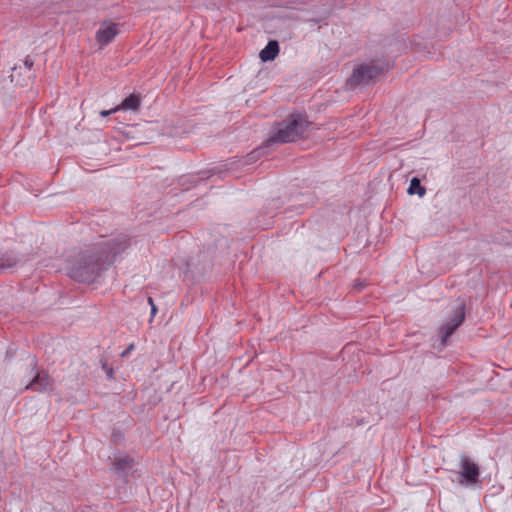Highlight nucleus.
<instances>
[{
	"label": "nucleus",
	"instance_id": "obj_4",
	"mask_svg": "<svg viewBox=\"0 0 512 512\" xmlns=\"http://www.w3.org/2000/svg\"><path fill=\"white\" fill-rule=\"evenodd\" d=\"M384 71V68L377 64H363L354 69L352 75L347 81L350 87H356L360 84L368 83Z\"/></svg>",
	"mask_w": 512,
	"mask_h": 512
},
{
	"label": "nucleus",
	"instance_id": "obj_18",
	"mask_svg": "<svg viewBox=\"0 0 512 512\" xmlns=\"http://www.w3.org/2000/svg\"><path fill=\"white\" fill-rule=\"evenodd\" d=\"M132 348H133V344H132V345H130V347H129L126 351H124V352L122 353V356H125L128 352H130V350H131Z\"/></svg>",
	"mask_w": 512,
	"mask_h": 512
},
{
	"label": "nucleus",
	"instance_id": "obj_15",
	"mask_svg": "<svg viewBox=\"0 0 512 512\" xmlns=\"http://www.w3.org/2000/svg\"><path fill=\"white\" fill-rule=\"evenodd\" d=\"M117 111H119V109H118V107L116 106V107H114V108H112V109H110V110H103V111H101V112H100V115H101L102 117H106V116H108V115H110V114H112V113H114V112H117Z\"/></svg>",
	"mask_w": 512,
	"mask_h": 512
},
{
	"label": "nucleus",
	"instance_id": "obj_19",
	"mask_svg": "<svg viewBox=\"0 0 512 512\" xmlns=\"http://www.w3.org/2000/svg\"><path fill=\"white\" fill-rule=\"evenodd\" d=\"M31 365L36 366V360L34 358H32V360H31Z\"/></svg>",
	"mask_w": 512,
	"mask_h": 512
},
{
	"label": "nucleus",
	"instance_id": "obj_3",
	"mask_svg": "<svg viewBox=\"0 0 512 512\" xmlns=\"http://www.w3.org/2000/svg\"><path fill=\"white\" fill-rule=\"evenodd\" d=\"M131 245V238L126 234H120L116 237L94 244L96 251L104 258L109 266L113 263L116 256L125 252Z\"/></svg>",
	"mask_w": 512,
	"mask_h": 512
},
{
	"label": "nucleus",
	"instance_id": "obj_11",
	"mask_svg": "<svg viewBox=\"0 0 512 512\" xmlns=\"http://www.w3.org/2000/svg\"><path fill=\"white\" fill-rule=\"evenodd\" d=\"M141 106V95L140 94H131L128 97H126L121 104H119L117 107L120 110H132V111H138Z\"/></svg>",
	"mask_w": 512,
	"mask_h": 512
},
{
	"label": "nucleus",
	"instance_id": "obj_5",
	"mask_svg": "<svg viewBox=\"0 0 512 512\" xmlns=\"http://www.w3.org/2000/svg\"><path fill=\"white\" fill-rule=\"evenodd\" d=\"M464 319L465 304L462 302L454 309L452 318L439 328V335L441 337L442 346L446 345L448 338L463 323Z\"/></svg>",
	"mask_w": 512,
	"mask_h": 512
},
{
	"label": "nucleus",
	"instance_id": "obj_14",
	"mask_svg": "<svg viewBox=\"0 0 512 512\" xmlns=\"http://www.w3.org/2000/svg\"><path fill=\"white\" fill-rule=\"evenodd\" d=\"M148 303H149L150 308H151V318H153L156 315V313H157V307H156L152 297L148 298Z\"/></svg>",
	"mask_w": 512,
	"mask_h": 512
},
{
	"label": "nucleus",
	"instance_id": "obj_2",
	"mask_svg": "<svg viewBox=\"0 0 512 512\" xmlns=\"http://www.w3.org/2000/svg\"><path fill=\"white\" fill-rule=\"evenodd\" d=\"M108 265L96 251L94 244L80 252L68 267V275L82 283H93L106 270Z\"/></svg>",
	"mask_w": 512,
	"mask_h": 512
},
{
	"label": "nucleus",
	"instance_id": "obj_12",
	"mask_svg": "<svg viewBox=\"0 0 512 512\" xmlns=\"http://www.w3.org/2000/svg\"><path fill=\"white\" fill-rule=\"evenodd\" d=\"M18 263V259L9 253L0 255V272L14 267Z\"/></svg>",
	"mask_w": 512,
	"mask_h": 512
},
{
	"label": "nucleus",
	"instance_id": "obj_7",
	"mask_svg": "<svg viewBox=\"0 0 512 512\" xmlns=\"http://www.w3.org/2000/svg\"><path fill=\"white\" fill-rule=\"evenodd\" d=\"M119 33V24L117 23H103L96 32V41L100 47L107 46Z\"/></svg>",
	"mask_w": 512,
	"mask_h": 512
},
{
	"label": "nucleus",
	"instance_id": "obj_13",
	"mask_svg": "<svg viewBox=\"0 0 512 512\" xmlns=\"http://www.w3.org/2000/svg\"><path fill=\"white\" fill-rule=\"evenodd\" d=\"M408 193L410 195L418 194L420 197H422L426 193V189L421 185L420 180L417 177H414L410 181Z\"/></svg>",
	"mask_w": 512,
	"mask_h": 512
},
{
	"label": "nucleus",
	"instance_id": "obj_9",
	"mask_svg": "<svg viewBox=\"0 0 512 512\" xmlns=\"http://www.w3.org/2000/svg\"><path fill=\"white\" fill-rule=\"evenodd\" d=\"M134 466V459L127 454H117L114 456L111 468L121 476H125Z\"/></svg>",
	"mask_w": 512,
	"mask_h": 512
},
{
	"label": "nucleus",
	"instance_id": "obj_8",
	"mask_svg": "<svg viewBox=\"0 0 512 512\" xmlns=\"http://www.w3.org/2000/svg\"><path fill=\"white\" fill-rule=\"evenodd\" d=\"M53 381L50 378L49 374L45 371L38 372L33 380L26 386V389H31L33 391L45 392L52 390Z\"/></svg>",
	"mask_w": 512,
	"mask_h": 512
},
{
	"label": "nucleus",
	"instance_id": "obj_1",
	"mask_svg": "<svg viewBox=\"0 0 512 512\" xmlns=\"http://www.w3.org/2000/svg\"><path fill=\"white\" fill-rule=\"evenodd\" d=\"M308 123L300 114H291L286 119L277 123L273 133L262 146L254 149L247 155L246 163L256 160L264 153V149L274 145L295 142L302 138L306 132Z\"/></svg>",
	"mask_w": 512,
	"mask_h": 512
},
{
	"label": "nucleus",
	"instance_id": "obj_16",
	"mask_svg": "<svg viewBox=\"0 0 512 512\" xmlns=\"http://www.w3.org/2000/svg\"><path fill=\"white\" fill-rule=\"evenodd\" d=\"M24 65L26 68L31 69L33 67V60L28 56L24 60Z\"/></svg>",
	"mask_w": 512,
	"mask_h": 512
},
{
	"label": "nucleus",
	"instance_id": "obj_17",
	"mask_svg": "<svg viewBox=\"0 0 512 512\" xmlns=\"http://www.w3.org/2000/svg\"><path fill=\"white\" fill-rule=\"evenodd\" d=\"M364 287V284L361 283V282H355L354 284V288L357 289V290H361L362 288Z\"/></svg>",
	"mask_w": 512,
	"mask_h": 512
},
{
	"label": "nucleus",
	"instance_id": "obj_6",
	"mask_svg": "<svg viewBox=\"0 0 512 512\" xmlns=\"http://www.w3.org/2000/svg\"><path fill=\"white\" fill-rule=\"evenodd\" d=\"M459 466H460V475L462 478L459 483L461 485L470 486V485H474L478 482L479 476H480V469H479V466L475 462H473L467 456H462L460 459Z\"/></svg>",
	"mask_w": 512,
	"mask_h": 512
},
{
	"label": "nucleus",
	"instance_id": "obj_10",
	"mask_svg": "<svg viewBox=\"0 0 512 512\" xmlns=\"http://www.w3.org/2000/svg\"><path fill=\"white\" fill-rule=\"evenodd\" d=\"M279 53V44L276 40H271L265 46L264 49L260 51V59L263 62L272 61L276 58Z\"/></svg>",
	"mask_w": 512,
	"mask_h": 512
}]
</instances>
